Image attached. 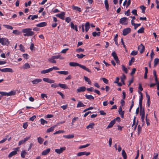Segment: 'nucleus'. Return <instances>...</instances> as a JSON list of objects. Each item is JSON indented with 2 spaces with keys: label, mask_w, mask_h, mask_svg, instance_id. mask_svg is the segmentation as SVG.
<instances>
[{
  "label": "nucleus",
  "mask_w": 159,
  "mask_h": 159,
  "mask_svg": "<svg viewBox=\"0 0 159 159\" xmlns=\"http://www.w3.org/2000/svg\"><path fill=\"white\" fill-rule=\"evenodd\" d=\"M77 57L78 58L81 59L82 58L84 57L85 56V55L83 54H77L76 55Z\"/></svg>",
  "instance_id": "8fccbe9b"
},
{
  "label": "nucleus",
  "mask_w": 159,
  "mask_h": 159,
  "mask_svg": "<svg viewBox=\"0 0 159 159\" xmlns=\"http://www.w3.org/2000/svg\"><path fill=\"white\" fill-rule=\"evenodd\" d=\"M36 118V116L34 115L31 117L30 118L29 120L30 121H33Z\"/></svg>",
  "instance_id": "bf43d9fd"
},
{
  "label": "nucleus",
  "mask_w": 159,
  "mask_h": 159,
  "mask_svg": "<svg viewBox=\"0 0 159 159\" xmlns=\"http://www.w3.org/2000/svg\"><path fill=\"white\" fill-rule=\"evenodd\" d=\"M32 29L30 28H27L22 30V32L25 34L24 36L26 37L31 36L33 35L34 32L31 31Z\"/></svg>",
  "instance_id": "f03ea898"
},
{
  "label": "nucleus",
  "mask_w": 159,
  "mask_h": 159,
  "mask_svg": "<svg viewBox=\"0 0 159 159\" xmlns=\"http://www.w3.org/2000/svg\"><path fill=\"white\" fill-rule=\"evenodd\" d=\"M85 106L83 103L81 102V101H79L77 104V107L79 108L80 107H84Z\"/></svg>",
  "instance_id": "7c9ffc66"
},
{
  "label": "nucleus",
  "mask_w": 159,
  "mask_h": 159,
  "mask_svg": "<svg viewBox=\"0 0 159 159\" xmlns=\"http://www.w3.org/2000/svg\"><path fill=\"white\" fill-rule=\"evenodd\" d=\"M27 154L26 152L25 151L23 150L22 151L21 153V156L22 158H25V155Z\"/></svg>",
  "instance_id": "ea45409f"
},
{
  "label": "nucleus",
  "mask_w": 159,
  "mask_h": 159,
  "mask_svg": "<svg viewBox=\"0 0 159 159\" xmlns=\"http://www.w3.org/2000/svg\"><path fill=\"white\" fill-rule=\"evenodd\" d=\"M90 153V152H80L77 154L78 156H80L83 155H86V156H89Z\"/></svg>",
  "instance_id": "9b49d317"
},
{
  "label": "nucleus",
  "mask_w": 159,
  "mask_h": 159,
  "mask_svg": "<svg viewBox=\"0 0 159 159\" xmlns=\"http://www.w3.org/2000/svg\"><path fill=\"white\" fill-rule=\"evenodd\" d=\"M144 28L143 27H141L137 31L138 33H142L144 32Z\"/></svg>",
  "instance_id": "c03bdc74"
},
{
  "label": "nucleus",
  "mask_w": 159,
  "mask_h": 159,
  "mask_svg": "<svg viewBox=\"0 0 159 159\" xmlns=\"http://www.w3.org/2000/svg\"><path fill=\"white\" fill-rule=\"evenodd\" d=\"M57 126V125H54L52 126L50 128L48 129L47 130L46 132L47 133H49L51 132L52 131H53L54 128Z\"/></svg>",
  "instance_id": "393cba45"
},
{
  "label": "nucleus",
  "mask_w": 159,
  "mask_h": 159,
  "mask_svg": "<svg viewBox=\"0 0 159 159\" xmlns=\"http://www.w3.org/2000/svg\"><path fill=\"white\" fill-rule=\"evenodd\" d=\"M140 8L142 10V13H144L145 12V10L146 9V7L143 5H142L140 6Z\"/></svg>",
  "instance_id": "09e8293b"
},
{
  "label": "nucleus",
  "mask_w": 159,
  "mask_h": 159,
  "mask_svg": "<svg viewBox=\"0 0 159 159\" xmlns=\"http://www.w3.org/2000/svg\"><path fill=\"white\" fill-rule=\"evenodd\" d=\"M30 67V66L29 64L28 63H25L21 68L25 69L29 68Z\"/></svg>",
  "instance_id": "c756f323"
},
{
  "label": "nucleus",
  "mask_w": 159,
  "mask_h": 159,
  "mask_svg": "<svg viewBox=\"0 0 159 159\" xmlns=\"http://www.w3.org/2000/svg\"><path fill=\"white\" fill-rule=\"evenodd\" d=\"M48 61L51 63H56V61L55 60L54 58H53L52 56L51 57L49 58L48 59Z\"/></svg>",
  "instance_id": "bb28decb"
},
{
  "label": "nucleus",
  "mask_w": 159,
  "mask_h": 159,
  "mask_svg": "<svg viewBox=\"0 0 159 159\" xmlns=\"http://www.w3.org/2000/svg\"><path fill=\"white\" fill-rule=\"evenodd\" d=\"M115 120H113L111 121L109 123L107 127V129L111 128L115 124Z\"/></svg>",
  "instance_id": "dca6fc26"
},
{
  "label": "nucleus",
  "mask_w": 159,
  "mask_h": 159,
  "mask_svg": "<svg viewBox=\"0 0 159 159\" xmlns=\"http://www.w3.org/2000/svg\"><path fill=\"white\" fill-rule=\"evenodd\" d=\"M122 155L124 159H126L127 156L124 150H122Z\"/></svg>",
  "instance_id": "c9c22d12"
},
{
  "label": "nucleus",
  "mask_w": 159,
  "mask_h": 159,
  "mask_svg": "<svg viewBox=\"0 0 159 159\" xmlns=\"http://www.w3.org/2000/svg\"><path fill=\"white\" fill-rule=\"evenodd\" d=\"M64 132V130H59L57 131H56L55 133H54L53 134H61V133H63Z\"/></svg>",
  "instance_id": "49530a36"
},
{
  "label": "nucleus",
  "mask_w": 159,
  "mask_h": 159,
  "mask_svg": "<svg viewBox=\"0 0 159 159\" xmlns=\"http://www.w3.org/2000/svg\"><path fill=\"white\" fill-rule=\"evenodd\" d=\"M47 25V23L46 22H43L39 23L36 25L37 27H42L46 26Z\"/></svg>",
  "instance_id": "2eb2a0df"
},
{
  "label": "nucleus",
  "mask_w": 159,
  "mask_h": 159,
  "mask_svg": "<svg viewBox=\"0 0 159 159\" xmlns=\"http://www.w3.org/2000/svg\"><path fill=\"white\" fill-rule=\"evenodd\" d=\"M156 3L157 4L156 8L157 9H158L159 8V1H158L157 0H156Z\"/></svg>",
  "instance_id": "774afa93"
},
{
  "label": "nucleus",
  "mask_w": 159,
  "mask_h": 159,
  "mask_svg": "<svg viewBox=\"0 0 159 159\" xmlns=\"http://www.w3.org/2000/svg\"><path fill=\"white\" fill-rule=\"evenodd\" d=\"M159 63V59L158 58H155L154 60V66Z\"/></svg>",
  "instance_id": "58836bf2"
},
{
  "label": "nucleus",
  "mask_w": 159,
  "mask_h": 159,
  "mask_svg": "<svg viewBox=\"0 0 159 159\" xmlns=\"http://www.w3.org/2000/svg\"><path fill=\"white\" fill-rule=\"evenodd\" d=\"M41 97L42 98L44 99V97H46V98H47V95L44 93H42L41 95Z\"/></svg>",
  "instance_id": "052dcab7"
},
{
  "label": "nucleus",
  "mask_w": 159,
  "mask_h": 159,
  "mask_svg": "<svg viewBox=\"0 0 159 159\" xmlns=\"http://www.w3.org/2000/svg\"><path fill=\"white\" fill-rule=\"evenodd\" d=\"M69 65L71 66L76 67L78 66L82 69L85 70L89 72H91V70L85 66L75 62H70L69 63Z\"/></svg>",
  "instance_id": "f257e3e1"
},
{
  "label": "nucleus",
  "mask_w": 159,
  "mask_h": 159,
  "mask_svg": "<svg viewBox=\"0 0 159 159\" xmlns=\"http://www.w3.org/2000/svg\"><path fill=\"white\" fill-rule=\"evenodd\" d=\"M12 33L18 35L20 34V32L18 31V30H13L12 32Z\"/></svg>",
  "instance_id": "de8ad7c7"
},
{
  "label": "nucleus",
  "mask_w": 159,
  "mask_h": 159,
  "mask_svg": "<svg viewBox=\"0 0 159 159\" xmlns=\"http://www.w3.org/2000/svg\"><path fill=\"white\" fill-rule=\"evenodd\" d=\"M122 70L123 71L125 72L126 73H128V70L126 68L125 66L122 65Z\"/></svg>",
  "instance_id": "a18cd8bd"
},
{
  "label": "nucleus",
  "mask_w": 159,
  "mask_h": 159,
  "mask_svg": "<svg viewBox=\"0 0 159 159\" xmlns=\"http://www.w3.org/2000/svg\"><path fill=\"white\" fill-rule=\"evenodd\" d=\"M49 73L48 69L44 70L41 71V73L42 74H45Z\"/></svg>",
  "instance_id": "603ef678"
},
{
  "label": "nucleus",
  "mask_w": 159,
  "mask_h": 159,
  "mask_svg": "<svg viewBox=\"0 0 159 159\" xmlns=\"http://www.w3.org/2000/svg\"><path fill=\"white\" fill-rule=\"evenodd\" d=\"M40 122L41 124L42 125H44L48 123V122L43 118H41L40 119Z\"/></svg>",
  "instance_id": "a19ab883"
},
{
  "label": "nucleus",
  "mask_w": 159,
  "mask_h": 159,
  "mask_svg": "<svg viewBox=\"0 0 159 159\" xmlns=\"http://www.w3.org/2000/svg\"><path fill=\"white\" fill-rule=\"evenodd\" d=\"M58 85L56 83H54V84H52L51 85V87L52 88H56L57 87H58Z\"/></svg>",
  "instance_id": "680f3d73"
},
{
  "label": "nucleus",
  "mask_w": 159,
  "mask_h": 159,
  "mask_svg": "<svg viewBox=\"0 0 159 159\" xmlns=\"http://www.w3.org/2000/svg\"><path fill=\"white\" fill-rule=\"evenodd\" d=\"M0 94L1 95V96H7V92L0 91Z\"/></svg>",
  "instance_id": "6e6d98bb"
},
{
  "label": "nucleus",
  "mask_w": 159,
  "mask_h": 159,
  "mask_svg": "<svg viewBox=\"0 0 159 159\" xmlns=\"http://www.w3.org/2000/svg\"><path fill=\"white\" fill-rule=\"evenodd\" d=\"M53 57V58L55 59H64V57L61 56V55H54L52 56Z\"/></svg>",
  "instance_id": "6ab92c4d"
},
{
  "label": "nucleus",
  "mask_w": 159,
  "mask_h": 159,
  "mask_svg": "<svg viewBox=\"0 0 159 159\" xmlns=\"http://www.w3.org/2000/svg\"><path fill=\"white\" fill-rule=\"evenodd\" d=\"M38 18V16L37 15H31V19L32 20H34L35 19H37Z\"/></svg>",
  "instance_id": "13d9d810"
},
{
  "label": "nucleus",
  "mask_w": 159,
  "mask_h": 159,
  "mask_svg": "<svg viewBox=\"0 0 159 159\" xmlns=\"http://www.w3.org/2000/svg\"><path fill=\"white\" fill-rule=\"evenodd\" d=\"M135 58L134 57H132L130 60L129 61V66L131 65L132 63L134 62L135 61Z\"/></svg>",
  "instance_id": "37998d69"
},
{
  "label": "nucleus",
  "mask_w": 159,
  "mask_h": 159,
  "mask_svg": "<svg viewBox=\"0 0 159 159\" xmlns=\"http://www.w3.org/2000/svg\"><path fill=\"white\" fill-rule=\"evenodd\" d=\"M65 15V13L64 12H61L60 14H57L56 15V16L62 20H64V18H65V16H64Z\"/></svg>",
  "instance_id": "f8f14e48"
},
{
  "label": "nucleus",
  "mask_w": 159,
  "mask_h": 159,
  "mask_svg": "<svg viewBox=\"0 0 159 159\" xmlns=\"http://www.w3.org/2000/svg\"><path fill=\"white\" fill-rule=\"evenodd\" d=\"M138 52L137 51L133 50L131 52L130 54L131 55L134 56L136 55L137 54Z\"/></svg>",
  "instance_id": "3c124183"
},
{
  "label": "nucleus",
  "mask_w": 159,
  "mask_h": 159,
  "mask_svg": "<svg viewBox=\"0 0 159 159\" xmlns=\"http://www.w3.org/2000/svg\"><path fill=\"white\" fill-rule=\"evenodd\" d=\"M50 151V149L49 148H48L47 149H46L44 150L42 152V155H46L48 154Z\"/></svg>",
  "instance_id": "f3484780"
},
{
  "label": "nucleus",
  "mask_w": 159,
  "mask_h": 159,
  "mask_svg": "<svg viewBox=\"0 0 159 159\" xmlns=\"http://www.w3.org/2000/svg\"><path fill=\"white\" fill-rule=\"evenodd\" d=\"M85 96L86 98L88 99L93 100L94 99V97L91 95L86 94Z\"/></svg>",
  "instance_id": "a878e982"
},
{
  "label": "nucleus",
  "mask_w": 159,
  "mask_h": 159,
  "mask_svg": "<svg viewBox=\"0 0 159 159\" xmlns=\"http://www.w3.org/2000/svg\"><path fill=\"white\" fill-rule=\"evenodd\" d=\"M144 49L145 47L142 43L138 47V49L140 53H142L143 52Z\"/></svg>",
  "instance_id": "6e6552de"
},
{
  "label": "nucleus",
  "mask_w": 159,
  "mask_h": 159,
  "mask_svg": "<svg viewBox=\"0 0 159 159\" xmlns=\"http://www.w3.org/2000/svg\"><path fill=\"white\" fill-rule=\"evenodd\" d=\"M3 25V26L5 27V28L8 30H12L13 29V27L11 25L5 24Z\"/></svg>",
  "instance_id": "2f4dec72"
},
{
  "label": "nucleus",
  "mask_w": 159,
  "mask_h": 159,
  "mask_svg": "<svg viewBox=\"0 0 159 159\" xmlns=\"http://www.w3.org/2000/svg\"><path fill=\"white\" fill-rule=\"evenodd\" d=\"M85 30L86 32H87L90 28V24L89 22H87L85 25Z\"/></svg>",
  "instance_id": "aec40b11"
},
{
  "label": "nucleus",
  "mask_w": 159,
  "mask_h": 159,
  "mask_svg": "<svg viewBox=\"0 0 159 159\" xmlns=\"http://www.w3.org/2000/svg\"><path fill=\"white\" fill-rule=\"evenodd\" d=\"M66 149V148L65 147H61L60 149H55V152L57 154H61L62 153L63 151L65 150Z\"/></svg>",
  "instance_id": "0eeeda50"
},
{
  "label": "nucleus",
  "mask_w": 159,
  "mask_h": 159,
  "mask_svg": "<svg viewBox=\"0 0 159 159\" xmlns=\"http://www.w3.org/2000/svg\"><path fill=\"white\" fill-rule=\"evenodd\" d=\"M19 148L18 147L14 149V151L11 152L8 156L9 158L11 157L12 156L16 155L17 153V152L19 151Z\"/></svg>",
  "instance_id": "7ed1b4c3"
},
{
  "label": "nucleus",
  "mask_w": 159,
  "mask_h": 159,
  "mask_svg": "<svg viewBox=\"0 0 159 159\" xmlns=\"http://www.w3.org/2000/svg\"><path fill=\"white\" fill-rule=\"evenodd\" d=\"M84 51V49L81 48H79L76 49V51L77 52H83Z\"/></svg>",
  "instance_id": "5fc2aeb1"
},
{
  "label": "nucleus",
  "mask_w": 159,
  "mask_h": 159,
  "mask_svg": "<svg viewBox=\"0 0 159 159\" xmlns=\"http://www.w3.org/2000/svg\"><path fill=\"white\" fill-rule=\"evenodd\" d=\"M70 27L72 29L75 30L76 31H78L77 26L76 25H75L72 22H71L70 23Z\"/></svg>",
  "instance_id": "b1692460"
},
{
  "label": "nucleus",
  "mask_w": 159,
  "mask_h": 159,
  "mask_svg": "<svg viewBox=\"0 0 159 159\" xmlns=\"http://www.w3.org/2000/svg\"><path fill=\"white\" fill-rule=\"evenodd\" d=\"M86 90V88L85 86H81L79 87L77 89V93H79L81 92H84Z\"/></svg>",
  "instance_id": "9d476101"
},
{
  "label": "nucleus",
  "mask_w": 159,
  "mask_h": 159,
  "mask_svg": "<svg viewBox=\"0 0 159 159\" xmlns=\"http://www.w3.org/2000/svg\"><path fill=\"white\" fill-rule=\"evenodd\" d=\"M1 71L2 72H11L12 73L13 72V70L11 68H5L3 69H1Z\"/></svg>",
  "instance_id": "1a4fd4ad"
},
{
  "label": "nucleus",
  "mask_w": 159,
  "mask_h": 159,
  "mask_svg": "<svg viewBox=\"0 0 159 159\" xmlns=\"http://www.w3.org/2000/svg\"><path fill=\"white\" fill-rule=\"evenodd\" d=\"M94 125V124L93 123H91L87 125L86 127L87 129H89V128L93 129Z\"/></svg>",
  "instance_id": "473e14b6"
},
{
  "label": "nucleus",
  "mask_w": 159,
  "mask_h": 159,
  "mask_svg": "<svg viewBox=\"0 0 159 159\" xmlns=\"http://www.w3.org/2000/svg\"><path fill=\"white\" fill-rule=\"evenodd\" d=\"M31 135H30L29 136H26V137H25L24 139H23L24 141L25 142L26 141H28L29 139L30 138Z\"/></svg>",
  "instance_id": "0e129e2a"
},
{
  "label": "nucleus",
  "mask_w": 159,
  "mask_h": 159,
  "mask_svg": "<svg viewBox=\"0 0 159 159\" xmlns=\"http://www.w3.org/2000/svg\"><path fill=\"white\" fill-rule=\"evenodd\" d=\"M56 72L57 73H59L61 75H67L69 74V72L68 71H57Z\"/></svg>",
  "instance_id": "4be33fe9"
},
{
  "label": "nucleus",
  "mask_w": 159,
  "mask_h": 159,
  "mask_svg": "<svg viewBox=\"0 0 159 159\" xmlns=\"http://www.w3.org/2000/svg\"><path fill=\"white\" fill-rule=\"evenodd\" d=\"M101 79L102 80L104 83L106 84H108V80L107 79L104 78H102Z\"/></svg>",
  "instance_id": "4d7b16f0"
},
{
  "label": "nucleus",
  "mask_w": 159,
  "mask_h": 159,
  "mask_svg": "<svg viewBox=\"0 0 159 159\" xmlns=\"http://www.w3.org/2000/svg\"><path fill=\"white\" fill-rule=\"evenodd\" d=\"M118 112L119 114L120 115L121 117L122 118H124V111H122L121 107H120L119 109Z\"/></svg>",
  "instance_id": "4468645a"
},
{
  "label": "nucleus",
  "mask_w": 159,
  "mask_h": 159,
  "mask_svg": "<svg viewBox=\"0 0 159 159\" xmlns=\"http://www.w3.org/2000/svg\"><path fill=\"white\" fill-rule=\"evenodd\" d=\"M104 3L105 6L106 8L107 11L109 10V5L108 2L107 0H105L104 1Z\"/></svg>",
  "instance_id": "f704fd0d"
},
{
  "label": "nucleus",
  "mask_w": 159,
  "mask_h": 159,
  "mask_svg": "<svg viewBox=\"0 0 159 159\" xmlns=\"http://www.w3.org/2000/svg\"><path fill=\"white\" fill-rule=\"evenodd\" d=\"M19 47H20V50H21V51L22 52H25V50L24 49V48L23 47V45L22 44H21L20 45Z\"/></svg>",
  "instance_id": "e2e57ef3"
},
{
  "label": "nucleus",
  "mask_w": 159,
  "mask_h": 159,
  "mask_svg": "<svg viewBox=\"0 0 159 159\" xmlns=\"http://www.w3.org/2000/svg\"><path fill=\"white\" fill-rule=\"evenodd\" d=\"M79 118L78 117H74L72 119L71 122V125H74V123L76 121H77Z\"/></svg>",
  "instance_id": "4c0bfd02"
},
{
  "label": "nucleus",
  "mask_w": 159,
  "mask_h": 159,
  "mask_svg": "<svg viewBox=\"0 0 159 159\" xmlns=\"http://www.w3.org/2000/svg\"><path fill=\"white\" fill-rule=\"evenodd\" d=\"M140 25H141L140 23L135 24L134 25V29H136L138 27L140 26Z\"/></svg>",
  "instance_id": "69168bd1"
},
{
  "label": "nucleus",
  "mask_w": 159,
  "mask_h": 159,
  "mask_svg": "<svg viewBox=\"0 0 159 159\" xmlns=\"http://www.w3.org/2000/svg\"><path fill=\"white\" fill-rule=\"evenodd\" d=\"M84 79L85 81L88 82V84H91V82L89 78L86 76H84Z\"/></svg>",
  "instance_id": "72a5a7b5"
},
{
  "label": "nucleus",
  "mask_w": 159,
  "mask_h": 159,
  "mask_svg": "<svg viewBox=\"0 0 159 159\" xmlns=\"http://www.w3.org/2000/svg\"><path fill=\"white\" fill-rule=\"evenodd\" d=\"M74 136L73 134H68L66 135H64L63 137L67 139H70L74 138Z\"/></svg>",
  "instance_id": "412c9836"
},
{
  "label": "nucleus",
  "mask_w": 159,
  "mask_h": 159,
  "mask_svg": "<svg viewBox=\"0 0 159 159\" xmlns=\"http://www.w3.org/2000/svg\"><path fill=\"white\" fill-rule=\"evenodd\" d=\"M120 23L123 25H126L128 23V19L125 17H122L120 19Z\"/></svg>",
  "instance_id": "20e7f679"
},
{
  "label": "nucleus",
  "mask_w": 159,
  "mask_h": 159,
  "mask_svg": "<svg viewBox=\"0 0 159 159\" xmlns=\"http://www.w3.org/2000/svg\"><path fill=\"white\" fill-rule=\"evenodd\" d=\"M140 115L141 116H145V111L144 108H142V106H140Z\"/></svg>",
  "instance_id": "5701e85b"
},
{
  "label": "nucleus",
  "mask_w": 159,
  "mask_h": 159,
  "mask_svg": "<svg viewBox=\"0 0 159 159\" xmlns=\"http://www.w3.org/2000/svg\"><path fill=\"white\" fill-rule=\"evenodd\" d=\"M37 140L39 143L40 144H42L44 141V139L40 137H39L38 138Z\"/></svg>",
  "instance_id": "e433bc0d"
},
{
  "label": "nucleus",
  "mask_w": 159,
  "mask_h": 159,
  "mask_svg": "<svg viewBox=\"0 0 159 159\" xmlns=\"http://www.w3.org/2000/svg\"><path fill=\"white\" fill-rule=\"evenodd\" d=\"M69 49L68 48L63 49L61 52V53H65Z\"/></svg>",
  "instance_id": "338daca9"
},
{
  "label": "nucleus",
  "mask_w": 159,
  "mask_h": 159,
  "mask_svg": "<svg viewBox=\"0 0 159 159\" xmlns=\"http://www.w3.org/2000/svg\"><path fill=\"white\" fill-rule=\"evenodd\" d=\"M9 41L8 39L5 38H2L1 44L3 45L8 46L9 44Z\"/></svg>",
  "instance_id": "39448f33"
},
{
  "label": "nucleus",
  "mask_w": 159,
  "mask_h": 159,
  "mask_svg": "<svg viewBox=\"0 0 159 159\" xmlns=\"http://www.w3.org/2000/svg\"><path fill=\"white\" fill-rule=\"evenodd\" d=\"M58 86L61 88L63 89H68V87L66 84H61L59 83L58 84Z\"/></svg>",
  "instance_id": "a211bd4d"
},
{
  "label": "nucleus",
  "mask_w": 159,
  "mask_h": 159,
  "mask_svg": "<svg viewBox=\"0 0 159 159\" xmlns=\"http://www.w3.org/2000/svg\"><path fill=\"white\" fill-rule=\"evenodd\" d=\"M42 81L41 79H36L32 81V82L33 84H37L39 82Z\"/></svg>",
  "instance_id": "ddd939ff"
},
{
  "label": "nucleus",
  "mask_w": 159,
  "mask_h": 159,
  "mask_svg": "<svg viewBox=\"0 0 159 159\" xmlns=\"http://www.w3.org/2000/svg\"><path fill=\"white\" fill-rule=\"evenodd\" d=\"M131 31V29L130 28H127L124 29L123 30V35L125 36L129 34Z\"/></svg>",
  "instance_id": "423d86ee"
},
{
  "label": "nucleus",
  "mask_w": 159,
  "mask_h": 159,
  "mask_svg": "<svg viewBox=\"0 0 159 159\" xmlns=\"http://www.w3.org/2000/svg\"><path fill=\"white\" fill-rule=\"evenodd\" d=\"M141 127L140 126V125H139L138 127V135H139L141 132Z\"/></svg>",
  "instance_id": "864d4df0"
},
{
  "label": "nucleus",
  "mask_w": 159,
  "mask_h": 159,
  "mask_svg": "<svg viewBox=\"0 0 159 159\" xmlns=\"http://www.w3.org/2000/svg\"><path fill=\"white\" fill-rule=\"evenodd\" d=\"M16 93V92L15 90L11 91L8 93H7V96L14 95H15Z\"/></svg>",
  "instance_id": "cd10ccee"
},
{
  "label": "nucleus",
  "mask_w": 159,
  "mask_h": 159,
  "mask_svg": "<svg viewBox=\"0 0 159 159\" xmlns=\"http://www.w3.org/2000/svg\"><path fill=\"white\" fill-rule=\"evenodd\" d=\"M143 96H140L139 99V106H142Z\"/></svg>",
  "instance_id": "79ce46f5"
},
{
  "label": "nucleus",
  "mask_w": 159,
  "mask_h": 159,
  "mask_svg": "<svg viewBox=\"0 0 159 159\" xmlns=\"http://www.w3.org/2000/svg\"><path fill=\"white\" fill-rule=\"evenodd\" d=\"M72 7V9L74 10H77L79 12L81 11V8L75 6L74 5H73Z\"/></svg>",
  "instance_id": "c85d7f7f"
}]
</instances>
